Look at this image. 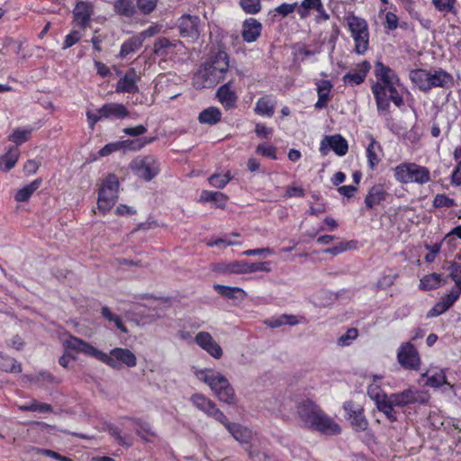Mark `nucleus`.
I'll return each instance as SVG.
<instances>
[{"instance_id": "f257e3e1", "label": "nucleus", "mask_w": 461, "mask_h": 461, "mask_svg": "<svg viewBox=\"0 0 461 461\" xmlns=\"http://www.w3.org/2000/svg\"><path fill=\"white\" fill-rule=\"evenodd\" d=\"M296 413L306 429L325 435H339L341 427L313 401L303 400L296 405Z\"/></svg>"}, {"instance_id": "f03ea898", "label": "nucleus", "mask_w": 461, "mask_h": 461, "mask_svg": "<svg viewBox=\"0 0 461 461\" xmlns=\"http://www.w3.org/2000/svg\"><path fill=\"white\" fill-rule=\"evenodd\" d=\"M228 68V54L223 50H219L204 64L203 68L194 75V86L196 88L212 87L224 79Z\"/></svg>"}, {"instance_id": "7ed1b4c3", "label": "nucleus", "mask_w": 461, "mask_h": 461, "mask_svg": "<svg viewBox=\"0 0 461 461\" xmlns=\"http://www.w3.org/2000/svg\"><path fill=\"white\" fill-rule=\"evenodd\" d=\"M195 375L209 385L220 401L227 404L236 403L234 389L223 375L212 369H204L195 372Z\"/></svg>"}, {"instance_id": "20e7f679", "label": "nucleus", "mask_w": 461, "mask_h": 461, "mask_svg": "<svg viewBox=\"0 0 461 461\" xmlns=\"http://www.w3.org/2000/svg\"><path fill=\"white\" fill-rule=\"evenodd\" d=\"M393 176L401 184L424 185L430 181V172L421 165L404 162L393 168Z\"/></svg>"}, {"instance_id": "39448f33", "label": "nucleus", "mask_w": 461, "mask_h": 461, "mask_svg": "<svg viewBox=\"0 0 461 461\" xmlns=\"http://www.w3.org/2000/svg\"><path fill=\"white\" fill-rule=\"evenodd\" d=\"M346 21L354 41V51L359 55L365 54L369 47V31L366 21L354 14L348 15Z\"/></svg>"}, {"instance_id": "423d86ee", "label": "nucleus", "mask_w": 461, "mask_h": 461, "mask_svg": "<svg viewBox=\"0 0 461 461\" xmlns=\"http://www.w3.org/2000/svg\"><path fill=\"white\" fill-rule=\"evenodd\" d=\"M119 180L118 177L110 174L104 180L98 193L97 209L103 214L109 212L118 199Z\"/></svg>"}, {"instance_id": "0eeeda50", "label": "nucleus", "mask_w": 461, "mask_h": 461, "mask_svg": "<svg viewBox=\"0 0 461 461\" xmlns=\"http://www.w3.org/2000/svg\"><path fill=\"white\" fill-rule=\"evenodd\" d=\"M399 85L374 84L372 93L375 96L378 111L385 112L389 109L390 101L397 107L403 104V99L397 90Z\"/></svg>"}, {"instance_id": "6e6552de", "label": "nucleus", "mask_w": 461, "mask_h": 461, "mask_svg": "<svg viewBox=\"0 0 461 461\" xmlns=\"http://www.w3.org/2000/svg\"><path fill=\"white\" fill-rule=\"evenodd\" d=\"M397 360L404 369L418 371L420 368V354L411 342L401 344L397 351Z\"/></svg>"}, {"instance_id": "1a4fd4ad", "label": "nucleus", "mask_w": 461, "mask_h": 461, "mask_svg": "<svg viewBox=\"0 0 461 461\" xmlns=\"http://www.w3.org/2000/svg\"><path fill=\"white\" fill-rule=\"evenodd\" d=\"M391 402L396 407H404L412 403L425 404L429 402V395L414 388H408L402 392L388 395Z\"/></svg>"}, {"instance_id": "9d476101", "label": "nucleus", "mask_w": 461, "mask_h": 461, "mask_svg": "<svg viewBox=\"0 0 461 461\" xmlns=\"http://www.w3.org/2000/svg\"><path fill=\"white\" fill-rule=\"evenodd\" d=\"M103 363L114 369L120 368L122 365L134 367L137 365V358L134 353L128 348H114L109 355L106 354V360H103Z\"/></svg>"}, {"instance_id": "9b49d317", "label": "nucleus", "mask_w": 461, "mask_h": 461, "mask_svg": "<svg viewBox=\"0 0 461 461\" xmlns=\"http://www.w3.org/2000/svg\"><path fill=\"white\" fill-rule=\"evenodd\" d=\"M343 409L347 413L353 429L356 432L366 431L368 428V420L364 415V409L353 401L344 402Z\"/></svg>"}, {"instance_id": "f8f14e48", "label": "nucleus", "mask_w": 461, "mask_h": 461, "mask_svg": "<svg viewBox=\"0 0 461 461\" xmlns=\"http://www.w3.org/2000/svg\"><path fill=\"white\" fill-rule=\"evenodd\" d=\"M64 347L67 349L74 350L77 353H83L86 356L93 357L101 362L106 360V353L95 348L88 342L75 337L70 336L69 339L64 341Z\"/></svg>"}, {"instance_id": "ddd939ff", "label": "nucleus", "mask_w": 461, "mask_h": 461, "mask_svg": "<svg viewBox=\"0 0 461 461\" xmlns=\"http://www.w3.org/2000/svg\"><path fill=\"white\" fill-rule=\"evenodd\" d=\"M131 168L139 177L146 181H150L159 171L157 160L151 156L133 160Z\"/></svg>"}, {"instance_id": "4468645a", "label": "nucleus", "mask_w": 461, "mask_h": 461, "mask_svg": "<svg viewBox=\"0 0 461 461\" xmlns=\"http://www.w3.org/2000/svg\"><path fill=\"white\" fill-rule=\"evenodd\" d=\"M179 33L183 38L198 40L200 36V18L197 15L184 14L177 22Z\"/></svg>"}, {"instance_id": "2eb2a0df", "label": "nucleus", "mask_w": 461, "mask_h": 461, "mask_svg": "<svg viewBox=\"0 0 461 461\" xmlns=\"http://www.w3.org/2000/svg\"><path fill=\"white\" fill-rule=\"evenodd\" d=\"M330 149L338 156H344L348 150V141L339 134L325 136L321 141L320 151L326 156Z\"/></svg>"}, {"instance_id": "dca6fc26", "label": "nucleus", "mask_w": 461, "mask_h": 461, "mask_svg": "<svg viewBox=\"0 0 461 461\" xmlns=\"http://www.w3.org/2000/svg\"><path fill=\"white\" fill-rule=\"evenodd\" d=\"M367 393L369 397L375 401L379 411L383 412L391 421L396 420V412L393 409L396 406L391 402L387 394L384 393H374L371 387L368 388Z\"/></svg>"}, {"instance_id": "f3484780", "label": "nucleus", "mask_w": 461, "mask_h": 461, "mask_svg": "<svg viewBox=\"0 0 461 461\" xmlns=\"http://www.w3.org/2000/svg\"><path fill=\"white\" fill-rule=\"evenodd\" d=\"M197 345L205 350L212 357L219 359L222 357L221 346L213 339L212 336L207 331H200L194 338Z\"/></svg>"}, {"instance_id": "a211bd4d", "label": "nucleus", "mask_w": 461, "mask_h": 461, "mask_svg": "<svg viewBox=\"0 0 461 461\" xmlns=\"http://www.w3.org/2000/svg\"><path fill=\"white\" fill-rule=\"evenodd\" d=\"M430 90L435 87L451 88L455 85L454 77L451 74L442 68L429 70Z\"/></svg>"}, {"instance_id": "6ab92c4d", "label": "nucleus", "mask_w": 461, "mask_h": 461, "mask_svg": "<svg viewBox=\"0 0 461 461\" xmlns=\"http://www.w3.org/2000/svg\"><path fill=\"white\" fill-rule=\"evenodd\" d=\"M178 40H169L166 37H158L153 44V53L162 59L176 53V48L180 44Z\"/></svg>"}, {"instance_id": "aec40b11", "label": "nucleus", "mask_w": 461, "mask_h": 461, "mask_svg": "<svg viewBox=\"0 0 461 461\" xmlns=\"http://www.w3.org/2000/svg\"><path fill=\"white\" fill-rule=\"evenodd\" d=\"M375 76L377 78L375 84L400 85V79L395 72L380 61L375 63Z\"/></svg>"}, {"instance_id": "412c9836", "label": "nucleus", "mask_w": 461, "mask_h": 461, "mask_svg": "<svg viewBox=\"0 0 461 461\" xmlns=\"http://www.w3.org/2000/svg\"><path fill=\"white\" fill-rule=\"evenodd\" d=\"M152 141V139H149L145 142H140V140H122L116 141L113 143L106 144L104 148L99 150V155L102 157L108 156L113 152L119 150L120 149L126 147L130 149H140L146 143H149Z\"/></svg>"}, {"instance_id": "4be33fe9", "label": "nucleus", "mask_w": 461, "mask_h": 461, "mask_svg": "<svg viewBox=\"0 0 461 461\" xmlns=\"http://www.w3.org/2000/svg\"><path fill=\"white\" fill-rule=\"evenodd\" d=\"M371 65L368 61L359 63L354 72H349L344 75L342 80L346 85L350 86H358L364 82Z\"/></svg>"}, {"instance_id": "5701e85b", "label": "nucleus", "mask_w": 461, "mask_h": 461, "mask_svg": "<svg viewBox=\"0 0 461 461\" xmlns=\"http://www.w3.org/2000/svg\"><path fill=\"white\" fill-rule=\"evenodd\" d=\"M262 24L254 18L246 19L242 25V39L246 42H254L260 36Z\"/></svg>"}, {"instance_id": "b1692460", "label": "nucleus", "mask_w": 461, "mask_h": 461, "mask_svg": "<svg viewBox=\"0 0 461 461\" xmlns=\"http://www.w3.org/2000/svg\"><path fill=\"white\" fill-rule=\"evenodd\" d=\"M138 80V76L134 69H131L125 73L123 77L120 78V80L116 84V92L117 93H137L139 88L136 85Z\"/></svg>"}, {"instance_id": "393cba45", "label": "nucleus", "mask_w": 461, "mask_h": 461, "mask_svg": "<svg viewBox=\"0 0 461 461\" xmlns=\"http://www.w3.org/2000/svg\"><path fill=\"white\" fill-rule=\"evenodd\" d=\"M98 113L108 119H123L129 116V111L127 108L123 104L117 103L104 104L100 109H98Z\"/></svg>"}, {"instance_id": "a878e982", "label": "nucleus", "mask_w": 461, "mask_h": 461, "mask_svg": "<svg viewBox=\"0 0 461 461\" xmlns=\"http://www.w3.org/2000/svg\"><path fill=\"white\" fill-rule=\"evenodd\" d=\"M232 80L222 85L217 91L216 95L220 103L227 109L235 106L237 102V95L233 90H231Z\"/></svg>"}, {"instance_id": "bb28decb", "label": "nucleus", "mask_w": 461, "mask_h": 461, "mask_svg": "<svg viewBox=\"0 0 461 461\" xmlns=\"http://www.w3.org/2000/svg\"><path fill=\"white\" fill-rule=\"evenodd\" d=\"M411 81L422 92L430 90L429 70L418 68L410 72Z\"/></svg>"}, {"instance_id": "cd10ccee", "label": "nucleus", "mask_w": 461, "mask_h": 461, "mask_svg": "<svg viewBox=\"0 0 461 461\" xmlns=\"http://www.w3.org/2000/svg\"><path fill=\"white\" fill-rule=\"evenodd\" d=\"M93 13L92 5L86 2H79L74 9V18L77 23L82 28H86L90 21Z\"/></svg>"}, {"instance_id": "c85d7f7f", "label": "nucleus", "mask_w": 461, "mask_h": 461, "mask_svg": "<svg viewBox=\"0 0 461 461\" xmlns=\"http://www.w3.org/2000/svg\"><path fill=\"white\" fill-rule=\"evenodd\" d=\"M386 192L382 185L372 186L365 198V204L368 209L378 205L385 197Z\"/></svg>"}, {"instance_id": "c756f323", "label": "nucleus", "mask_w": 461, "mask_h": 461, "mask_svg": "<svg viewBox=\"0 0 461 461\" xmlns=\"http://www.w3.org/2000/svg\"><path fill=\"white\" fill-rule=\"evenodd\" d=\"M227 430L232 435V437L242 444H247L252 438V432L246 427L241 426L238 423H231L228 425Z\"/></svg>"}, {"instance_id": "7c9ffc66", "label": "nucleus", "mask_w": 461, "mask_h": 461, "mask_svg": "<svg viewBox=\"0 0 461 461\" xmlns=\"http://www.w3.org/2000/svg\"><path fill=\"white\" fill-rule=\"evenodd\" d=\"M143 44V40L138 34L126 40L121 46L119 57L126 58L129 54L136 52Z\"/></svg>"}, {"instance_id": "2f4dec72", "label": "nucleus", "mask_w": 461, "mask_h": 461, "mask_svg": "<svg viewBox=\"0 0 461 461\" xmlns=\"http://www.w3.org/2000/svg\"><path fill=\"white\" fill-rule=\"evenodd\" d=\"M20 151L17 147H11L8 151L0 158V169L4 172L10 171L18 161Z\"/></svg>"}, {"instance_id": "473e14b6", "label": "nucleus", "mask_w": 461, "mask_h": 461, "mask_svg": "<svg viewBox=\"0 0 461 461\" xmlns=\"http://www.w3.org/2000/svg\"><path fill=\"white\" fill-rule=\"evenodd\" d=\"M382 152V148L372 136L370 137V143L366 148V157L370 168L374 169L380 162L379 154Z\"/></svg>"}, {"instance_id": "72a5a7b5", "label": "nucleus", "mask_w": 461, "mask_h": 461, "mask_svg": "<svg viewBox=\"0 0 461 461\" xmlns=\"http://www.w3.org/2000/svg\"><path fill=\"white\" fill-rule=\"evenodd\" d=\"M213 288L222 296L229 299H241L243 300L247 294L240 287H231L222 285H214Z\"/></svg>"}, {"instance_id": "f704fd0d", "label": "nucleus", "mask_w": 461, "mask_h": 461, "mask_svg": "<svg viewBox=\"0 0 461 461\" xmlns=\"http://www.w3.org/2000/svg\"><path fill=\"white\" fill-rule=\"evenodd\" d=\"M41 184V179L38 178L19 189L14 195L15 201L20 203L28 201L32 194L40 187Z\"/></svg>"}, {"instance_id": "c9c22d12", "label": "nucleus", "mask_w": 461, "mask_h": 461, "mask_svg": "<svg viewBox=\"0 0 461 461\" xmlns=\"http://www.w3.org/2000/svg\"><path fill=\"white\" fill-rule=\"evenodd\" d=\"M331 87H332V85L328 80H322L318 85V87H317L318 101L315 104V108L321 109L327 105Z\"/></svg>"}, {"instance_id": "e433bc0d", "label": "nucleus", "mask_w": 461, "mask_h": 461, "mask_svg": "<svg viewBox=\"0 0 461 461\" xmlns=\"http://www.w3.org/2000/svg\"><path fill=\"white\" fill-rule=\"evenodd\" d=\"M276 103L270 96H264L258 100L255 107V112L259 115H266L271 117L275 113Z\"/></svg>"}, {"instance_id": "4c0bfd02", "label": "nucleus", "mask_w": 461, "mask_h": 461, "mask_svg": "<svg viewBox=\"0 0 461 461\" xmlns=\"http://www.w3.org/2000/svg\"><path fill=\"white\" fill-rule=\"evenodd\" d=\"M299 321L294 315L282 314L264 321V324L270 328H279L283 325H296Z\"/></svg>"}, {"instance_id": "58836bf2", "label": "nucleus", "mask_w": 461, "mask_h": 461, "mask_svg": "<svg viewBox=\"0 0 461 461\" xmlns=\"http://www.w3.org/2000/svg\"><path fill=\"white\" fill-rule=\"evenodd\" d=\"M32 128L28 126L24 128H16L13 133L8 136V140L14 142L16 147L28 141L31 139Z\"/></svg>"}, {"instance_id": "ea45409f", "label": "nucleus", "mask_w": 461, "mask_h": 461, "mask_svg": "<svg viewBox=\"0 0 461 461\" xmlns=\"http://www.w3.org/2000/svg\"><path fill=\"white\" fill-rule=\"evenodd\" d=\"M198 119L201 123L213 125L221 121V113L216 107H209L200 113Z\"/></svg>"}, {"instance_id": "a19ab883", "label": "nucleus", "mask_w": 461, "mask_h": 461, "mask_svg": "<svg viewBox=\"0 0 461 461\" xmlns=\"http://www.w3.org/2000/svg\"><path fill=\"white\" fill-rule=\"evenodd\" d=\"M113 8L118 14L125 17H131L136 12L132 0H116Z\"/></svg>"}, {"instance_id": "79ce46f5", "label": "nucleus", "mask_w": 461, "mask_h": 461, "mask_svg": "<svg viewBox=\"0 0 461 461\" xmlns=\"http://www.w3.org/2000/svg\"><path fill=\"white\" fill-rule=\"evenodd\" d=\"M441 281L442 276L440 274L427 275L420 279V287L426 291L436 289L440 285Z\"/></svg>"}, {"instance_id": "37998d69", "label": "nucleus", "mask_w": 461, "mask_h": 461, "mask_svg": "<svg viewBox=\"0 0 461 461\" xmlns=\"http://www.w3.org/2000/svg\"><path fill=\"white\" fill-rule=\"evenodd\" d=\"M321 0H303L297 8L300 18L305 19L308 17L312 10L315 11L318 7H321Z\"/></svg>"}, {"instance_id": "c03bdc74", "label": "nucleus", "mask_w": 461, "mask_h": 461, "mask_svg": "<svg viewBox=\"0 0 461 461\" xmlns=\"http://www.w3.org/2000/svg\"><path fill=\"white\" fill-rule=\"evenodd\" d=\"M201 200L203 202H215L219 203L220 207H224L227 201V196L216 191H203L201 194Z\"/></svg>"}, {"instance_id": "a18cd8bd", "label": "nucleus", "mask_w": 461, "mask_h": 461, "mask_svg": "<svg viewBox=\"0 0 461 461\" xmlns=\"http://www.w3.org/2000/svg\"><path fill=\"white\" fill-rule=\"evenodd\" d=\"M0 369L5 372L21 373L22 366L14 358L4 357L0 353Z\"/></svg>"}, {"instance_id": "49530a36", "label": "nucleus", "mask_w": 461, "mask_h": 461, "mask_svg": "<svg viewBox=\"0 0 461 461\" xmlns=\"http://www.w3.org/2000/svg\"><path fill=\"white\" fill-rule=\"evenodd\" d=\"M133 421L137 425L135 430L140 437L145 440H149V437H155V432L149 422L140 420H133Z\"/></svg>"}, {"instance_id": "de8ad7c7", "label": "nucleus", "mask_w": 461, "mask_h": 461, "mask_svg": "<svg viewBox=\"0 0 461 461\" xmlns=\"http://www.w3.org/2000/svg\"><path fill=\"white\" fill-rule=\"evenodd\" d=\"M448 270L450 271L449 277L455 282L453 288L461 292V265L452 262L448 267Z\"/></svg>"}, {"instance_id": "09e8293b", "label": "nucleus", "mask_w": 461, "mask_h": 461, "mask_svg": "<svg viewBox=\"0 0 461 461\" xmlns=\"http://www.w3.org/2000/svg\"><path fill=\"white\" fill-rule=\"evenodd\" d=\"M454 158L457 162V166L452 174V182L457 185H461V146L454 150Z\"/></svg>"}, {"instance_id": "8fccbe9b", "label": "nucleus", "mask_w": 461, "mask_h": 461, "mask_svg": "<svg viewBox=\"0 0 461 461\" xmlns=\"http://www.w3.org/2000/svg\"><path fill=\"white\" fill-rule=\"evenodd\" d=\"M358 330L355 328H350L347 330V332L341 335L338 340L337 344L340 347H347L352 344V342L357 338Z\"/></svg>"}, {"instance_id": "3c124183", "label": "nucleus", "mask_w": 461, "mask_h": 461, "mask_svg": "<svg viewBox=\"0 0 461 461\" xmlns=\"http://www.w3.org/2000/svg\"><path fill=\"white\" fill-rule=\"evenodd\" d=\"M246 274L256 272H270L269 264L267 262L250 263L245 260Z\"/></svg>"}, {"instance_id": "603ef678", "label": "nucleus", "mask_w": 461, "mask_h": 461, "mask_svg": "<svg viewBox=\"0 0 461 461\" xmlns=\"http://www.w3.org/2000/svg\"><path fill=\"white\" fill-rule=\"evenodd\" d=\"M240 6L245 13L255 14L261 10L260 0H240Z\"/></svg>"}, {"instance_id": "864d4df0", "label": "nucleus", "mask_w": 461, "mask_h": 461, "mask_svg": "<svg viewBox=\"0 0 461 461\" xmlns=\"http://www.w3.org/2000/svg\"><path fill=\"white\" fill-rule=\"evenodd\" d=\"M447 384L445 372L440 370L428 377L427 384L432 387H439Z\"/></svg>"}, {"instance_id": "5fc2aeb1", "label": "nucleus", "mask_w": 461, "mask_h": 461, "mask_svg": "<svg viewBox=\"0 0 461 461\" xmlns=\"http://www.w3.org/2000/svg\"><path fill=\"white\" fill-rule=\"evenodd\" d=\"M436 9L443 13H454L456 0H432Z\"/></svg>"}, {"instance_id": "6e6d98bb", "label": "nucleus", "mask_w": 461, "mask_h": 461, "mask_svg": "<svg viewBox=\"0 0 461 461\" xmlns=\"http://www.w3.org/2000/svg\"><path fill=\"white\" fill-rule=\"evenodd\" d=\"M460 295V291L452 288L447 294L441 297L439 303H441L447 308V310H448L456 303Z\"/></svg>"}, {"instance_id": "4d7b16f0", "label": "nucleus", "mask_w": 461, "mask_h": 461, "mask_svg": "<svg viewBox=\"0 0 461 461\" xmlns=\"http://www.w3.org/2000/svg\"><path fill=\"white\" fill-rule=\"evenodd\" d=\"M139 10L143 14H149L152 13L158 5V0H136Z\"/></svg>"}, {"instance_id": "13d9d810", "label": "nucleus", "mask_w": 461, "mask_h": 461, "mask_svg": "<svg viewBox=\"0 0 461 461\" xmlns=\"http://www.w3.org/2000/svg\"><path fill=\"white\" fill-rule=\"evenodd\" d=\"M230 180L228 175L214 174L209 177L210 184L216 188H223Z\"/></svg>"}, {"instance_id": "bf43d9fd", "label": "nucleus", "mask_w": 461, "mask_h": 461, "mask_svg": "<svg viewBox=\"0 0 461 461\" xmlns=\"http://www.w3.org/2000/svg\"><path fill=\"white\" fill-rule=\"evenodd\" d=\"M298 8L297 3L286 4L284 3L277 7L275 8V12L278 14L282 17H286L287 15L293 14Z\"/></svg>"}, {"instance_id": "052dcab7", "label": "nucleus", "mask_w": 461, "mask_h": 461, "mask_svg": "<svg viewBox=\"0 0 461 461\" xmlns=\"http://www.w3.org/2000/svg\"><path fill=\"white\" fill-rule=\"evenodd\" d=\"M433 204L435 207H453L456 206L454 199L449 198L446 194H437L434 198Z\"/></svg>"}, {"instance_id": "680f3d73", "label": "nucleus", "mask_w": 461, "mask_h": 461, "mask_svg": "<svg viewBox=\"0 0 461 461\" xmlns=\"http://www.w3.org/2000/svg\"><path fill=\"white\" fill-rule=\"evenodd\" d=\"M256 152L272 159L276 158V149L271 145L259 144L256 149Z\"/></svg>"}, {"instance_id": "e2e57ef3", "label": "nucleus", "mask_w": 461, "mask_h": 461, "mask_svg": "<svg viewBox=\"0 0 461 461\" xmlns=\"http://www.w3.org/2000/svg\"><path fill=\"white\" fill-rule=\"evenodd\" d=\"M110 434L118 441L122 446L130 447L132 445V441L129 436H122L118 428L113 427L110 429Z\"/></svg>"}, {"instance_id": "0e129e2a", "label": "nucleus", "mask_w": 461, "mask_h": 461, "mask_svg": "<svg viewBox=\"0 0 461 461\" xmlns=\"http://www.w3.org/2000/svg\"><path fill=\"white\" fill-rule=\"evenodd\" d=\"M190 400L192 403L200 411L204 410V407H206V405L208 407L210 405L211 401V399L200 393L194 394Z\"/></svg>"}, {"instance_id": "69168bd1", "label": "nucleus", "mask_w": 461, "mask_h": 461, "mask_svg": "<svg viewBox=\"0 0 461 461\" xmlns=\"http://www.w3.org/2000/svg\"><path fill=\"white\" fill-rule=\"evenodd\" d=\"M230 274H246L245 260H235L229 263Z\"/></svg>"}, {"instance_id": "338daca9", "label": "nucleus", "mask_w": 461, "mask_h": 461, "mask_svg": "<svg viewBox=\"0 0 461 461\" xmlns=\"http://www.w3.org/2000/svg\"><path fill=\"white\" fill-rule=\"evenodd\" d=\"M352 241L350 242H340L337 246L333 248H329L324 250L325 253L331 254V255H339L344 251H347L352 248L351 246Z\"/></svg>"}, {"instance_id": "774afa93", "label": "nucleus", "mask_w": 461, "mask_h": 461, "mask_svg": "<svg viewBox=\"0 0 461 461\" xmlns=\"http://www.w3.org/2000/svg\"><path fill=\"white\" fill-rule=\"evenodd\" d=\"M80 38H81V35H80L79 32H77V31L71 32L65 38V41L63 43V49L66 50V49L72 47L73 45H75L77 42L79 41Z\"/></svg>"}]
</instances>
